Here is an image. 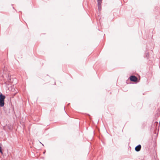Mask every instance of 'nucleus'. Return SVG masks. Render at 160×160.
I'll return each instance as SVG.
<instances>
[{
  "mask_svg": "<svg viewBox=\"0 0 160 160\" xmlns=\"http://www.w3.org/2000/svg\"><path fill=\"white\" fill-rule=\"evenodd\" d=\"M45 153V152H43V153Z\"/></svg>",
  "mask_w": 160,
  "mask_h": 160,
  "instance_id": "9",
  "label": "nucleus"
},
{
  "mask_svg": "<svg viewBox=\"0 0 160 160\" xmlns=\"http://www.w3.org/2000/svg\"><path fill=\"white\" fill-rule=\"evenodd\" d=\"M102 0H97L98 2V5L101 4Z\"/></svg>",
  "mask_w": 160,
  "mask_h": 160,
  "instance_id": "5",
  "label": "nucleus"
},
{
  "mask_svg": "<svg viewBox=\"0 0 160 160\" xmlns=\"http://www.w3.org/2000/svg\"><path fill=\"white\" fill-rule=\"evenodd\" d=\"M141 148V145L139 144L135 147V149L136 151L139 152Z\"/></svg>",
  "mask_w": 160,
  "mask_h": 160,
  "instance_id": "2",
  "label": "nucleus"
},
{
  "mask_svg": "<svg viewBox=\"0 0 160 160\" xmlns=\"http://www.w3.org/2000/svg\"><path fill=\"white\" fill-rule=\"evenodd\" d=\"M155 123H157L158 122H157L156 121V122H155Z\"/></svg>",
  "mask_w": 160,
  "mask_h": 160,
  "instance_id": "8",
  "label": "nucleus"
},
{
  "mask_svg": "<svg viewBox=\"0 0 160 160\" xmlns=\"http://www.w3.org/2000/svg\"><path fill=\"white\" fill-rule=\"evenodd\" d=\"M6 98L5 96L3 95L2 93H0V100L5 101V99Z\"/></svg>",
  "mask_w": 160,
  "mask_h": 160,
  "instance_id": "3",
  "label": "nucleus"
},
{
  "mask_svg": "<svg viewBox=\"0 0 160 160\" xmlns=\"http://www.w3.org/2000/svg\"><path fill=\"white\" fill-rule=\"evenodd\" d=\"M40 142L41 144H42V146H44V145H43V144H42V143H41Z\"/></svg>",
  "mask_w": 160,
  "mask_h": 160,
  "instance_id": "7",
  "label": "nucleus"
},
{
  "mask_svg": "<svg viewBox=\"0 0 160 160\" xmlns=\"http://www.w3.org/2000/svg\"><path fill=\"white\" fill-rule=\"evenodd\" d=\"M101 4H100L99 5H98V9L99 11H100L101 9Z\"/></svg>",
  "mask_w": 160,
  "mask_h": 160,
  "instance_id": "6",
  "label": "nucleus"
},
{
  "mask_svg": "<svg viewBox=\"0 0 160 160\" xmlns=\"http://www.w3.org/2000/svg\"><path fill=\"white\" fill-rule=\"evenodd\" d=\"M4 100H0V107H3L5 105V102Z\"/></svg>",
  "mask_w": 160,
  "mask_h": 160,
  "instance_id": "4",
  "label": "nucleus"
},
{
  "mask_svg": "<svg viewBox=\"0 0 160 160\" xmlns=\"http://www.w3.org/2000/svg\"><path fill=\"white\" fill-rule=\"evenodd\" d=\"M129 79L130 81L132 82H136L137 80V77L135 76L131 75L129 78Z\"/></svg>",
  "mask_w": 160,
  "mask_h": 160,
  "instance_id": "1",
  "label": "nucleus"
}]
</instances>
